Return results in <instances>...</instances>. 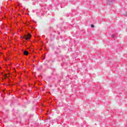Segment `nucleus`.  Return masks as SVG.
Wrapping results in <instances>:
<instances>
[{
  "label": "nucleus",
  "mask_w": 127,
  "mask_h": 127,
  "mask_svg": "<svg viewBox=\"0 0 127 127\" xmlns=\"http://www.w3.org/2000/svg\"><path fill=\"white\" fill-rule=\"evenodd\" d=\"M91 27H95V26L93 24L91 25Z\"/></svg>",
  "instance_id": "7ed1b4c3"
},
{
  "label": "nucleus",
  "mask_w": 127,
  "mask_h": 127,
  "mask_svg": "<svg viewBox=\"0 0 127 127\" xmlns=\"http://www.w3.org/2000/svg\"><path fill=\"white\" fill-rule=\"evenodd\" d=\"M7 76V75L6 74H4V77L5 78H6Z\"/></svg>",
  "instance_id": "20e7f679"
},
{
  "label": "nucleus",
  "mask_w": 127,
  "mask_h": 127,
  "mask_svg": "<svg viewBox=\"0 0 127 127\" xmlns=\"http://www.w3.org/2000/svg\"><path fill=\"white\" fill-rule=\"evenodd\" d=\"M4 59L5 61H7V59L4 58Z\"/></svg>",
  "instance_id": "39448f33"
},
{
  "label": "nucleus",
  "mask_w": 127,
  "mask_h": 127,
  "mask_svg": "<svg viewBox=\"0 0 127 127\" xmlns=\"http://www.w3.org/2000/svg\"><path fill=\"white\" fill-rule=\"evenodd\" d=\"M31 37V35L30 34H26L24 35V38L26 39V40H29Z\"/></svg>",
  "instance_id": "f257e3e1"
},
{
  "label": "nucleus",
  "mask_w": 127,
  "mask_h": 127,
  "mask_svg": "<svg viewBox=\"0 0 127 127\" xmlns=\"http://www.w3.org/2000/svg\"><path fill=\"white\" fill-rule=\"evenodd\" d=\"M24 55L27 56V55H28V52L27 51H25L24 52Z\"/></svg>",
  "instance_id": "f03ea898"
},
{
  "label": "nucleus",
  "mask_w": 127,
  "mask_h": 127,
  "mask_svg": "<svg viewBox=\"0 0 127 127\" xmlns=\"http://www.w3.org/2000/svg\"><path fill=\"white\" fill-rule=\"evenodd\" d=\"M112 37H115V35H113Z\"/></svg>",
  "instance_id": "423d86ee"
}]
</instances>
